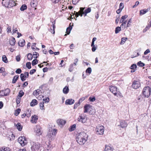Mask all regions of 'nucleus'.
<instances>
[{"label":"nucleus","mask_w":151,"mask_h":151,"mask_svg":"<svg viewBox=\"0 0 151 151\" xmlns=\"http://www.w3.org/2000/svg\"><path fill=\"white\" fill-rule=\"evenodd\" d=\"M88 135L85 132H81L76 135V141L79 145H84L87 141Z\"/></svg>","instance_id":"1"},{"label":"nucleus","mask_w":151,"mask_h":151,"mask_svg":"<svg viewBox=\"0 0 151 151\" xmlns=\"http://www.w3.org/2000/svg\"><path fill=\"white\" fill-rule=\"evenodd\" d=\"M3 6L8 8H10L16 5L14 0H2Z\"/></svg>","instance_id":"2"},{"label":"nucleus","mask_w":151,"mask_h":151,"mask_svg":"<svg viewBox=\"0 0 151 151\" xmlns=\"http://www.w3.org/2000/svg\"><path fill=\"white\" fill-rule=\"evenodd\" d=\"M109 89L110 91L112 93L114 96H116L118 97H122V93L120 92L119 89L115 87L111 86L109 87Z\"/></svg>","instance_id":"3"},{"label":"nucleus","mask_w":151,"mask_h":151,"mask_svg":"<svg viewBox=\"0 0 151 151\" xmlns=\"http://www.w3.org/2000/svg\"><path fill=\"white\" fill-rule=\"evenodd\" d=\"M151 91V88L148 86H147L144 88L142 93L145 97L148 98L150 95Z\"/></svg>","instance_id":"4"},{"label":"nucleus","mask_w":151,"mask_h":151,"mask_svg":"<svg viewBox=\"0 0 151 151\" xmlns=\"http://www.w3.org/2000/svg\"><path fill=\"white\" fill-rule=\"evenodd\" d=\"M32 151H40V145L39 143L33 142L31 143Z\"/></svg>","instance_id":"5"},{"label":"nucleus","mask_w":151,"mask_h":151,"mask_svg":"<svg viewBox=\"0 0 151 151\" xmlns=\"http://www.w3.org/2000/svg\"><path fill=\"white\" fill-rule=\"evenodd\" d=\"M18 141L19 143L22 146H24L27 143V141L26 137H20L18 139Z\"/></svg>","instance_id":"6"},{"label":"nucleus","mask_w":151,"mask_h":151,"mask_svg":"<svg viewBox=\"0 0 151 151\" xmlns=\"http://www.w3.org/2000/svg\"><path fill=\"white\" fill-rule=\"evenodd\" d=\"M104 131V127L103 126L98 125L96 127V133L98 134H103Z\"/></svg>","instance_id":"7"},{"label":"nucleus","mask_w":151,"mask_h":151,"mask_svg":"<svg viewBox=\"0 0 151 151\" xmlns=\"http://www.w3.org/2000/svg\"><path fill=\"white\" fill-rule=\"evenodd\" d=\"M87 120V118L85 115L83 114H81L78 119V121L81 122L82 123H85Z\"/></svg>","instance_id":"8"},{"label":"nucleus","mask_w":151,"mask_h":151,"mask_svg":"<svg viewBox=\"0 0 151 151\" xmlns=\"http://www.w3.org/2000/svg\"><path fill=\"white\" fill-rule=\"evenodd\" d=\"M140 86V83L138 81H134L132 82V87L134 89H137Z\"/></svg>","instance_id":"9"},{"label":"nucleus","mask_w":151,"mask_h":151,"mask_svg":"<svg viewBox=\"0 0 151 151\" xmlns=\"http://www.w3.org/2000/svg\"><path fill=\"white\" fill-rule=\"evenodd\" d=\"M1 93L0 94L1 96H6L9 95L10 91L9 88H7L4 90H3L1 91Z\"/></svg>","instance_id":"10"},{"label":"nucleus","mask_w":151,"mask_h":151,"mask_svg":"<svg viewBox=\"0 0 151 151\" xmlns=\"http://www.w3.org/2000/svg\"><path fill=\"white\" fill-rule=\"evenodd\" d=\"M41 127L39 125H36L35 127V131L36 133V134L38 136H40L42 134V132L41 131Z\"/></svg>","instance_id":"11"},{"label":"nucleus","mask_w":151,"mask_h":151,"mask_svg":"<svg viewBox=\"0 0 151 151\" xmlns=\"http://www.w3.org/2000/svg\"><path fill=\"white\" fill-rule=\"evenodd\" d=\"M57 122L60 127H62L66 123L65 120L62 119H59L57 120Z\"/></svg>","instance_id":"12"},{"label":"nucleus","mask_w":151,"mask_h":151,"mask_svg":"<svg viewBox=\"0 0 151 151\" xmlns=\"http://www.w3.org/2000/svg\"><path fill=\"white\" fill-rule=\"evenodd\" d=\"M120 122V124L118 125V126H120L122 128H126L127 127V124L125 120H121Z\"/></svg>","instance_id":"13"},{"label":"nucleus","mask_w":151,"mask_h":151,"mask_svg":"<svg viewBox=\"0 0 151 151\" xmlns=\"http://www.w3.org/2000/svg\"><path fill=\"white\" fill-rule=\"evenodd\" d=\"M141 50V49L140 48L135 50V51L134 52L133 55L132 56L131 58H133L139 56L140 55L139 53Z\"/></svg>","instance_id":"14"},{"label":"nucleus","mask_w":151,"mask_h":151,"mask_svg":"<svg viewBox=\"0 0 151 151\" xmlns=\"http://www.w3.org/2000/svg\"><path fill=\"white\" fill-rule=\"evenodd\" d=\"M31 111L29 109H27L26 113L23 114L21 115V117L22 118H24L25 116H27L28 117H29L31 116Z\"/></svg>","instance_id":"15"},{"label":"nucleus","mask_w":151,"mask_h":151,"mask_svg":"<svg viewBox=\"0 0 151 151\" xmlns=\"http://www.w3.org/2000/svg\"><path fill=\"white\" fill-rule=\"evenodd\" d=\"M38 119V117L36 115H34L31 117V122L32 123H36Z\"/></svg>","instance_id":"16"},{"label":"nucleus","mask_w":151,"mask_h":151,"mask_svg":"<svg viewBox=\"0 0 151 151\" xmlns=\"http://www.w3.org/2000/svg\"><path fill=\"white\" fill-rule=\"evenodd\" d=\"M75 102L74 100L72 99H67L65 101V103L66 104L71 105Z\"/></svg>","instance_id":"17"},{"label":"nucleus","mask_w":151,"mask_h":151,"mask_svg":"<svg viewBox=\"0 0 151 151\" xmlns=\"http://www.w3.org/2000/svg\"><path fill=\"white\" fill-rule=\"evenodd\" d=\"M42 93V92L41 91L40 89H37L36 90H35L33 92V94L35 96H36Z\"/></svg>","instance_id":"18"},{"label":"nucleus","mask_w":151,"mask_h":151,"mask_svg":"<svg viewBox=\"0 0 151 151\" xmlns=\"http://www.w3.org/2000/svg\"><path fill=\"white\" fill-rule=\"evenodd\" d=\"M91 106L89 104L86 105L84 107V113H86L88 111H89V108H90Z\"/></svg>","instance_id":"19"},{"label":"nucleus","mask_w":151,"mask_h":151,"mask_svg":"<svg viewBox=\"0 0 151 151\" xmlns=\"http://www.w3.org/2000/svg\"><path fill=\"white\" fill-rule=\"evenodd\" d=\"M95 112V110L93 107L91 106L90 108H89V113L90 115H93L94 114Z\"/></svg>","instance_id":"20"},{"label":"nucleus","mask_w":151,"mask_h":151,"mask_svg":"<svg viewBox=\"0 0 151 151\" xmlns=\"http://www.w3.org/2000/svg\"><path fill=\"white\" fill-rule=\"evenodd\" d=\"M37 2L36 0H33L30 2V5L32 7H36L37 5Z\"/></svg>","instance_id":"21"},{"label":"nucleus","mask_w":151,"mask_h":151,"mask_svg":"<svg viewBox=\"0 0 151 151\" xmlns=\"http://www.w3.org/2000/svg\"><path fill=\"white\" fill-rule=\"evenodd\" d=\"M25 40L23 39L20 40L18 42V45L19 46L22 47L24 46L25 45Z\"/></svg>","instance_id":"22"},{"label":"nucleus","mask_w":151,"mask_h":151,"mask_svg":"<svg viewBox=\"0 0 151 151\" xmlns=\"http://www.w3.org/2000/svg\"><path fill=\"white\" fill-rule=\"evenodd\" d=\"M149 10L148 9H143L141 10L139 12V15H142L146 13Z\"/></svg>","instance_id":"23"},{"label":"nucleus","mask_w":151,"mask_h":151,"mask_svg":"<svg viewBox=\"0 0 151 151\" xmlns=\"http://www.w3.org/2000/svg\"><path fill=\"white\" fill-rule=\"evenodd\" d=\"M16 41L15 38L13 37H12L9 40V43L11 45H14L15 44Z\"/></svg>","instance_id":"24"},{"label":"nucleus","mask_w":151,"mask_h":151,"mask_svg":"<svg viewBox=\"0 0 151 151\" xmlns=\"http://www.w3.org/2000/svg\"><path fill=\"white\" fill-rule=\"evenodd\" d=\"M37 101L36 99H33L31 102L30 105L32 106H33L37 105Z\"/></svg>","instance_id":"25"},{"label":"nucleus","mask_w":151,"mask_h":151,"mask_svg":"<svg viewBox=\"0 0 151 151\" xmlns=\"http://www.w3.org/2000/svg\"><path fill=\"white\" fill-rule=\"evenodd\" d=\"M72 27L71 25H70L67 28L66 32V33H67V34H65V36H66L67 35H69L70 34V31L71 30V29H72Z\"/></svg>","instance_id":"26"},{"label":"nucleus","mask_w":151,"mask_h":151,"mask_svg":"<svg viewBox=\"0 0 151 151\" xmlns=\"http://www.w3.org/2000/svg\"><path fill=\"white\" fill-rule=\"evenodd\" d=\"M69 91V89L68 86H65L63 89V92L65 94L68 93Z\"/></svg>","instance_id":"27"},{"label":"nucleus","mask_w":151,"mask_h":151,"mask_svg":"<svg viewBox=\"0 0 151 151\" xmlns=\"http://www.w3.org/2000/svg\"><path fill=\"white\" fill-rule=\"evenodd\" d=\"M19 78V76L18 75H16L14 76L12 79V83H16L18 79Z\"/></svg>","instance_id":"28"},{"label":"nucleus","mask_w":151,"mask_h":151,"mask_svg":"<svg viewBox=\"0 0 151 151\" xmlns=\"http://www.w3.org/2000/svg\"><path fill=\"white\" fill-rule=\"evenodd\" d=\"M76 128V125L74 124L72 125L69 128V130L70 132H72L74 131Z\"/></svg>","instance_id":"29"},{"label":"nucleus","mask_w":151,"mask_h":151,"mask_svg":"<svg viewBox=\"0 0 151 151\" xmlns=\"http://www.w3.org/2000/svg\"><path fill=\"white\" fill-rule=\"evenodd\" d=\"M20 78H21V80L22 81H25L26 78V77L25 76V75L23 73L21 74L20 75Z\"/></svg>","instance_id":"30"},{"label":"nucleus","mask_w":151,"mask_h":151,"mask_svg":"<svg viewBox=\"0 0 151 151\" xmlns=\"http://www.w3.org/2000/svg\"><path fill=\"white\" fill-rule=\"evenodd\" d=\"M17 128L19 131L22 130V127L21 126V124L19 123H18L16 125Z\"/></svg>","instance_id":"31"},{"label":"nucleus","mask_w":151,"mask_h":151,"mask_svg":"<svg viewBox=\"0 0 151 151\" xmlns=\"http://www.w3.org/2000/svg\"><path fill=\"white\" fill-rule=\"evenodd\" d=\"M40 107L41 110H45V108L44 105V102H41L40 104Z\"/></svg>","instance_id":"32"},{"label":"nucleus","mask_w":151,"mask_h":151,"mask_svg":"<svg viewBox=\"0 0 151 151\" xmlns=\"http://www.w3.org/2000/svg\"><path fill=\"white\" fill-rule=\"evenodd\" d=\"M109 150H111V151H114V149L112 148L111 147L109 146H106L105 148L104 149V150L105 151H107Z\"/></svg>","instance_id":"33"},{"label":"nucleus","mask_w":151,"mask_h":151,"mask_svg":"<svg viewBox=\"0 0 151 151\" xmlns=\"http://www.w3.org/2000/svg\"><path fill=\"white\" fill-rule=\"evenodd\" d=\"M27 6L25 4H23L20 8V10L21 11H24L25 10L27 9Z\"/></svg>","instance_id":"34"},{"label":"nucleus","mask_w":151,"mask_h":151,"mask_svg":"<svg viewBox=\"0 0 151 151\" xmlns=\"http://www.w3.org/2000/svg\"><path fill=\"white\" fill-rule=\"evenodd\" d=\"M57 133V130L56 129H53L52 131V135L53 136V137H54L55 136Z\"/></svg>","instance_id":"35"},{"label":"nucleus","mask_w":151,"mask_h":151,"mask_svg":"<svg viewBox=\"0 0 151 151\" xmlns=\"http://www.w3.org/2000/svg\"><path fill=\"white\" fill-rule=\"evenodd\" d=\"M127 40V38L126 37H123L121 39V41L120 42V44L121 45L123 44L125 42L126 40Z\"/></svg>","instance_id":"36"},{"label":"nucleus","mask_w":151,"mask_h":151,"mask_svg":"<svg viewBox=\"0 0 151 151\" xmlns=\"http://www.w3.org/2000/svg\"><path fill=\"white\" fill-rule=\"evenodd\" d=\"M2 61L5 63H7L8 62L7 59L5 55H4L2 57Z\"/></svg>","instance_id":"37"},{"label":"nucleus","mask_w":151,"mask_h":151,"mask_svg":"<svg viewBox=\"0 0 151 151\" xmlns=\"http://www.w3.org/2000/svg\"><path fill=\"white\" fill-rule=\"evenodd\" d=\"M24 93L23 91L21 90L19 93L18 96L21 98L24 95Z\"/></svg>","instance_id":"38"},{"label":"nucleus","mask_w":151,"mask_h":151,"mask_svg":"<svg viewBox=\"0 0 151 151\" xmlns=\"http://www.w3.org/2000/svg\"><path fill=\"white\" fill-rule=\"evenodd\" d=\"M137 65L140 67H143L145 65V64L141 61H139L137 63Z\"/></svg>","instance_id":"39"},{"label":"nucleus","mask_w":151,"mask_h":151,"mask_svg":"<svg viewBox=\"0 0 151 151\" xmlns=\"http://www.w3.org/2000/svg\"><path fill=\"white\" fill-rule=\"evenodd\" d=\"M27 58L28 60H31L32 59L33 55L31 53H29L27 55Z\"/></svg>","instance_id":"40"},{"label":"nucleus","mask_w":151,"mask_h":151,"mask_svg":"<svg viewBox=\"0 0 151 151\" xmlns=\"http://www.w3.org/2000/svg\"><path fill=\"white\" fill-rule=\"evenodd\" d=\"M39 56L38 53L36 52H35L33 53V56H34V58H37Z\"/></svg>","instance_id":"41"},{"label":"nucleus","mask_w":151,"mask_h":151,"mask_svg":"<svg viewBox=\"0 0 151 151\" xmlns=\"http://www.w3.org/2000/svg\"><path fill=\"white\" fill-rule=\"evenodd\" d=\"M121 27H117L115 30V33L116 34L118 33L121 30Z\"/></svg>","instance_id":"42"},{"label":"nucleus","mask_w":151,"mask_h":151,"mask_svg":"<svg viewBox=\"0 0 151 151\" xmlns=\"http://www.w3.org/2000/svg\"><path fill=\"white\" fill-rule=\"evenodd\" d=\"M38 63V61L37 59H34V60H33L32 62V65L33 66H34L35 65L37 64Z\"/></svg>","instance_id":"43"},{"label":"nucleus","mask_w":151,"mask_h":151,"mask_svg":"<svg viewBox=\"0 0 151 151\" xmlns=\"http://www.w3.org/2000/svg\"><path fill=\"white\" fill-rule=\"evenodd\" d=\"M21 111V109L19 108H18V109H17L15 111V115L16 116H17L20 113Z\"/></svg>","instance_id":"44"},{"label":"nucleus","mask_w":151,"mask_h":151,"mask_svg":"<svg viewBox=\"0 0 151 151\" xmlns=\"http://www.w3.org/2000/svg\"><path fill=\"white\" fill-rule=\"evenodd\" d=\"M49 99L48 97H47L46 99H43V101L44 102V103L47 104L48 103L49 101Z\"/></svg>","instance_id":"45"},{"label":"nucleus","mask_w":151,"mask_h":151,"mask_svg":"<svg viewBox=\"0 0 151 151\" xmlns=\"http://www.w3.org/2000/svg\"><path fill=\"white\" fill-rule=\"evenodd\" d=\"M55 21H54V22H52V28L53 29V30H52V31L51 32L53 34H54L55 32Z\"/></svg>","instance_id":"46"},{"label":"nucleus","mask_w":151,"mask_h":151,"mask_svg":"<svg viewBox=\"0 0 151 151\" xmlns=\"http://www.w3.org/2000/svg\"><path fill=\"white\" fill-rule=\"evenodd\" d=\"M1 151H10V149L9 147H4L2 148Z\"/></svg>","instance_id":"47"},{"label":"nucleus","mask_w":151,"mask_h":151,"mask_svg":"<svg viewBox=\"0 0 151 151\" xmlns=\"http://www.w3.org/2000/svg\"><path fill=\"white\" fill-rule=\"evenodd\" d=\"M92 71V69L91 68L88 67V68L86 71V73H88L90 74L91 73Z\"/></svg>","instance_id":"48"},{"label":"nucleus","mask_w":151,"mask_h":151,"mask_svg":"<svg viewBox=\"0 0 151 151\" xmlns=\"http://www.w3.org/2000/svg\"><path fill=\"white\" fill-rule=\"evenodd\" d=\"M26 66L28 69H30L31 68V63L30 62H27L26 64Z\"/></svg>","instance_id":"49"},{"label":"nucleus","mask_w":151,"mask_h":151,"mask_svg":"<svg viewBox=\"0 0 151 151\" xmlns=\"http://www.w3.org/2000/svg\"><path fill=\"white\" fill-rule=\"evenodd\" d=\"M137 68V66L136 64H133L131 65L130 67V69H134L136 70Z\"/></svg>","instance_id":"50"},{"label":"nucleus","mask_w":151,"mask_h":151,"mask_svg":"<svg viewBox=\"0 0 151 151\" xmlns=\"http://www.w3.org/2000/svg\"><path fill=\"white\" fill-rule=\"evenodd\" d=\"M73 69V64H71L70 65V67L69 68V71L70 72H72Z\"/></svg>","instance_id":"51"},{"label":"nucleus","mask_w":151,"mask_h":151,"mask_svg":"<svg viewBox=\"0 0 151 151\" xmlns=\"http://www.w3.org/2000/svg\"><path fill=\"white\" fill-rule=\"evenodd\" d=\"M91 11V9L90 8L88 7L86 9H85L84 12H86V13H90Z\"/></svg>","instance_id":"52"},{"label":"nucleus","mask_w":151,"mask_h":151,"mask_svg":"<svg viewBox=\"0 0 151 151\" xmlns=\"http://www.w3.org/2000/svg\"><path fill=\"white\" fill-rule=\"evenodd\" d=\"M80 104L79 102L78 103H76L74 105V109H75L78 106L80 105Z\"/></svg>","instance_id":"53"},{"label":"nucleus","mask_w":151,"mask_h":151,"mask_svg":"<svg viewBox=\"0 0 151 151\" xmlns=\"http://www.w3.org/2000/svg\"><path fill=\"white\" fill-rule=\"evenodd\" d=\"M132 18H130L128 21L127 24V27H129L130 25V24L131 23Z\"/></svg>","instance_id":"54"},{"label":"nucleus","mask_w":151,"mask_h":151,"mask_svg":"<svg viewBox=\"0 0 151 151\" xmlns=\"http://www.w3.org/2000/svg\"><path fill=\"white\" fill-rule=\"evenodd\" d=\"M96 100L95 98L94 97H90L89 99V100L91 102L94 101Z\"/></svg>","instance_id":"55"},{"label":"nucleus","mask_w":151,"mask_h":151,"mask_svg":"<svg viewBox=\"0 0 151 151\" xmlns=\"http://www.w3.org/2000/svg\"><path fill=\"white\" fill-rule=\"evenodd\" d=\"M36 71V70L35 69H33L30 70L29 73L30 75H32Z\"/></svg>","instance_id":"56"},{"label":"nucleus","mask_w":151,"mask_h":151,"mask_svg":"<svg viewBox=\"0 0 151 151\" xmlns=\"http://www.w3.org/2000/svg\"><path fill=\"white\" fill-rule=\"evenodd\" d=\"M15 72L17 73L20 74L22 72V70L20 68H18L16 70Z\"/></svg>","instance_id":"57"},{"label":"nucleus","mask_w":151,"mask_h":151,"mask_svg":"<svg viewBox=\"0 0 151 151\" xmlns=\"http://www.w3.org/2000/svg\"><path fill=\"white\" fill-rule=\"evenodd\" d=\"M85 99V97H82L79 100L78 102L81 103Z\"/></svg>","instance_id":"58"},{"label":"nucleus","mask_w":151,"mask_h":151,"mask_svg":"<svg viewBox=\"0 0 151 151\" xmlns=\"http://www.w3.org/2000/svg\"><path fill=\"white\" fill-rule=\"evenodd\" d=\"M124 7V4L123 3H121L119 4V8L122 10Z\"/></svg>","instance_id":"59"},{"label":"nucleus","mask_w":151,"mask_h":151,"mask_svg":"<svg viewBox=\"0 0 151 151\" xmlns=\"http://www.w3.org/2000/svg\"><path fill=\"white\" fill-rule=\"evenodd\" d=\"M78 61V59L77 58H76V59L74 60V63L73 64V65H77V63Z\"/></svg>","instance_id":"60"},{"label":"nucleus","mask_w":151,"mask_h":151,"mask_svg":"<svg viewBox=\"0 0 151 151\" xmlns=\"http://www.w3.org/2000/svg\"><path fill=\"white\" fill-rule=\"evenodd\" d=\"M91 47H92V51L94 52V51H95V50H96V48H97V46H96H96H92Z\"/></svg>","instance_id":"61"},{"label":"nucleus","mask_w":151,"mask_h":151,"mask_svg":"<svg viewBox=\"0 0 151 151\" xmlns=\"http://www.w3.org/2000/svg\"><path fill=\"white\" fill-rule=\"evenodd\" d=\"M16 59L17 62H19L20 60V56L19 55H18L16 57Z\"/></svg>","instance_id":"62"},{"label":"nucleus","mask_w":151,"mask_h":151,"mask_svg":"<svg viewBox=\"0 0 151 151\" xmlns=\"http://www.w3.org/2000/svg\"><path fill=\"white\" fill-rule=\"evenodd\" d=\"M150 50L148 49H147L146 51H145L144 52V54L145 55H147V53L150 52Z\"/></svg>","instance_id":"63"},{"label":"nucleus","mask_w":151,"mask_h":151,"mask_svg":"<svg viewBox=\"0 0 151 151\" xmlns=\"http://www.w3.org/2000/svg\"><path fill=\"white\" fill-rule=\"evenodd\" d=\"M128 17V15H125L124 16H122L121 18L124 21V20L125 19Z\"/></svg>","instance_id":"64"}]
</instances>
